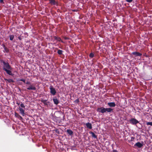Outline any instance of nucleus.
<instances>
[{
	"instance_id": "1",
	"label": "nucleus",
	"mask_w": 152,
	"mask_h": 152,
	"mask_svg": "<svg viewBox=\"0 0 152 152\" xmlns=\"http://www.w3.org/2000/svg\"><path fill=\"white\" fill-rule=\"evenodd\" d=\"M1 63L3 64V70L5 71L8 75L11 76H13L14 74L12 71L13 68L11 67L9 64L7 62H5L3 60L1 61Z\"/></svg>"
},
{
	"instance_id": "2",
	"label": "nucleus",
	"mask_w": 152,
	"mask_h": 152,
	"mask_svg": "<svg viewBox=\"0 0 152 152\" xmlns=\"http://www.w3.org/2000/svg\"><path fill=\"white\" fill-rule=\"evenodd\" d=\"M97 111L98 112L102 113H104L106 112L109 113L113 112V110L110 107L105 108L103 107L98 108Z\"/></svg>"
},
{
	"instance_id": "3",
	"label": "nucleus",
	"mask_w": 152,
	"mask_h": 152,
	"mask_svg": "<svg viewBox=\"0 0 152 152\" xmlns=\"http://www.w3.org/2000/svg\"><path fill=\"white\" fill-rule=\"evenodd\" d=\"M20 102L21 104L19 106L20 113L23 116H24L25 115V107L23 103H22V102Z\"/></svg>"
},
{
	"instance_id": "4",
	"label": "nucleus",
	"mask_w": 152,
	"mask_h": 152,
	"mask_svg": "<svg viewBox=\"0 0 152 152\" xmlns=\"http://www.w3.org/2000/svg\"><path fill=\"white\" fill-rule=\"evenodd\" d=\"M129 121L130 124L134 125H136L139 123V121L135 118H132Z\"/></svg>"
},
{
	"instance_id": "5",
	"label": "nucleus",
	"mask_w": 152,
	"mask_h": 152,
	"mask_svg": "<svg viewBox=\"0 0 152 152\" xmlns=\"http://www.w3.org/2000/svg\"><path fill=\"white\" fill-rule=\"evenodd\" d=\"M50 92L53 95H55L56 92L55 88H54L52 86H50Z\"/></svg>"
},
{
	"instance_id": "6",
	"label": "nucleus",
	"mask_w": 152,
	"mask_h": 152,
	"mask_svg": "<svg viewBox=\"0 0 152 152\" xmlns=\"http://www.w3.org/2000/svg\"><path fill=\"white\" fill-rule=\"evenodd\" d=\"M49 4L52 5L58 6V2L55 0H49Z\"/></svg>"
},
{
	"instance_id": "7",
	"label": "nucleus",
	"mask_w": 152,
	"mask_h": 152,
	"mask_svg": "<svg viewBox=\"0 0 152 152\" xmlns=\"http://www.w3.org/2000/svg\"><path fill=\"white\" fill-rule=\"evenodd\" d=\"M143 146V142L142 143H140V142H138L136 143L134 145V147H137L140 148Z\"/></svg>"
},
{
	"instance_id": "8",
	"label": "nucleus",
	"mask_w": 152,
	"mask_h": 152,
	"mask_svg": "<svg viewBox=\"0 0 152 152\" xmlns=\"http://www.w3.org/2000/svg\"><path fill=\"white\" fill-rule=\"evenodd\" d=\"M47 100L42 99L41 101L45 105L48 106L50 104V102H47Z\"/></svg>"
},
{
	"instance_id": "9",
	"label": "nucleus",
	"mask_w": 152,
	"mask_h": 152,
	"mask_svg": "<svg viewBox=\"0 0 152 152\" xmlns=\"http://www.w3.org/2000/svg\"><path fill=\"white\" fill-rule=\"evenodd\" d=\"M132 54L134 55L135 57L141 56L142 54L138 52H134L132 53Z\"/></svg>"
},
{
	"instance_id": "10",
	"label": "nucleus",
	"mask_w": 152,
	"mask_h": 152,
	"mask_svg": "<svg viewBox=\"0 0 152 152\" xmlns=\"http://www.w3.org/2000/svg\"><path fill=\"white\" fill-rule=\"evenodd\" d=\"M107 104L110 107H114L116 106V104L114 102H108Z\"/></svg>"
},
{
	"instance_id": "11",
	"label": "nucleus",
	"mask_w": 152,
	"mask_h": 152,
	"mask_svg": "<svg viewBox=\"0 0 152 152\" xmlns=\"http://www.w3.org/2000/svg\"><path fill=\"white\" fill-rule=\"evenodd\" d=\"M27 89L29 90H36V88L33 85H31L27 88Z\"/></svg>"
},
{
	"instance_id": "12",
	"label": "nucleus",
	"mask_w": 152,
	"mask_h": 152,
	"mask_svg": "<svg viewBox=\"0 0 152 152\" xmlns=\"http://www.w3.org/2000/svg\"><path fill=\"white\" fill-rule=\"evenodd\" d=\"M86 126L87 128L90 129H91L92 128V125L91 124L88 122L86 124Z\"/></svg>"
},
{
	"instance_id": "13",
	"label": "nucleus",
	"mask_w": 152,
	"mask_h": 152,
	"mask_svg": "<svg viewBox=\"0 0 152 152\" xmlns=\"http://www.w3.org/2000/svg\"><path fill=\"white\" fill-rule=\"evenodd\" d=\"M54 104L57 105L59 103V101L57 98H54L53 99Z\"/></svg>"
},
{
	"instance_id": "14",
	"label": "nucleus",
	"mask_w": 152,
	"mask_h": 152,
	"mask_svg": "<svg viewBox=\"0 0 152 152\" xmlns=\"http://www.w3.org/2000/svg\"><path fill=\"white\" fill-rule=\"evenodd\" d=\"M66 132L69 135H72L73 133V131L70 129H67Z\"/></svg>"
},
{
	"instance_id": "15",
	"label": "nucleus",
	"mask_w": 152,
	"mask_h": 152,
	"mask_svg": "<svg viewBox=\"0 0 152 152\" xmlns=\"http://www.w3.org/2000/svg\"><path fill=\"white\" fill-rule=\"evenodd\" d=\"M5 80L9 82V83H13L14 82V80L11 79H5Z\"/></svg>"
},
{
	"instance_id": "16",
	"label": "nucleus",
	"mask_w": 152,
	"mask_h": 152,
	"mask_svg": "<svg viewBox=\"0 0 152 152\" xmlns=\"http://www.w3.org/2000/svg\"><path fill=\"white\" fill-rule=\"evenodd\" d=\"M90 133L91 134L92 137H94L95 139L97 138V136L95 134L92 132H91Z\"/></svg>"
},
{
	"instance_id": "17",
	"label": "nucleus",
	"mask_w": 152,
	"mask_h": 152,
	"mask_svg": "<svg viewBox=\"0 0 152 152\" xmlns=\"http://www.w3.org/2000/svg\"><path fill=\"white\" fill-rule=\"evenodd\" d=\"M9 38H10V39L11 40V41H12L13 40L14 38V35H9Z\"/></svg>"
},
{
	"instance_id": "18",
	"label": "nucleus",
	"mask_w": 152,
	"mask_h": 152,
	"mask_svg": "<svg viewBox=\"0 0 152 152\" xmlns=\"http://www.w3.org/2000/svg\"><path fill=\"white\" fill-rule=\"evenodd\" d=\"M63 52V51L62 50H58L57 53L59 55H61L62 54Z\"/></svg>"
},
{
	"instance_id": "19",
	"label": "nucleus",
	"mask_w": 152,
	"mask_h": 152,
	"mask_svg": "<svg viewBox=\"0 0 152 152\" xmlns=\"http://www.w3.org/2000/svg\"><path fill=\"white\" fill-rule=\"evenodd\" d=\"M3 45L4 50L6 52H8V50L7 47H6L5 45Z\"/></svg>"
},
{
	"instance_id": "20",
	"label": "nucleus",
	"mask_w": 152,
	"mask_h": 152,
	"mask_svg": "<svg viewBox=\"0 0 152 152\" xmlns=\"http://www.w3.org/2000/svg\"><path fill=\"white\" fill-rule=\"evenodd\" d=\"M89 57L91 58H93L94 56V54L93 53H91L89 54Z\"/></svg>"
},
{
	"instance_id": "21",
	"label": "nucleus",
	"mask_w": 152,
	"mask_h": 152,
	"mask_svg": "<svg viewBox=\"0 0 152 152\" xmlns=\"http://www.w3.org/2000/svg\"><path fill=\"white\" fill-rule=\"evenodd\" d=\"M18 81H22L24 83H25V80L23 79H18Z\"/></svg>"
},
{
	"instance_id": "22",
	"label": "nucleus",
	"mask_w": 152,
	"mask_h": 152,
	"mask_svg": "<svg viewBox=\"0 0 152 152\" xmlns=\"http://www.w3.org/2000/svg\"><path fill=\"white\" fill-rule=\"evenodd\" d=\"M54 131H55L56 133L58 134H59L60 133L58 129H55Z\"/></svg>"
},
{
	"instance_id": "23",
	"label": "nucleus",
	"mask_w": 152,
	"mask_h": 152,
	"mask_svg": "<svg viewBox=\"0 0 152 152\" xmlns=\"http://www.w3.org/2000/svg\"><path fill=\"white\" fill-rule=\"evenodd\" d=\"M147 125H150L152 126V122H147L146 123Z\"/></svg>"
},
{
	"instance_id": "24",
	"label": "nucleus",
	"mask_w": 152,
	"mask_h": 152,
	"mask_svg": "<svg viewBox=\"0 0 152 152\" xmlns=\"http://www.w3.org/2000/svg\"><path fill=\"white\" fill-rule=\"evenodd\" d=\"M57 40L59 42L61 41L62 42H63V41H61V39L60 37H58Z\"/></svg>"
},
{
	"instance_id": "25",
	"label": "nucleus",
	"mask_w": 152,
	"mask_h": 152,
	"mask_svg": "<svg viewBox=\"0 0 152 152\" xmlns=\"http://www.w3.org/2000/svg\"><path fill=\"white\" fill-rule=\"evenodd\" d=\"M15 115L16 117L18 118L20 115L18 114V113H15Z\"/></svg>"
},
{
	"instance_id": "26",
	"label": "nucleus",
	"mask_w": 152,
	"mask_h": 152,
	"mask_svg": "<svg viewBox=\"0 0 152 152\" xmlns=\"http://www.w3.org/2000/svg\"><path fill=\"white\" fill-rule=\"evenodd\" d=\"M75 102L76 103H78L79 102V99H76L75 101Z\"/></svg>"
},
{
	"instance_id": "27",
	"label": "nucleus",
	"mask_w": 152,
	"mask_h": 152,
	"mask_svg": "<svg viewBox=\"0 0 152 152\" xmlns=\"http://www.w3.org/2000/svg\"><path fill=\"white\" fill-rule=\"evenodd\" d=\"M134 138H135L134 137H131L130 141H133L134 140Z\"/></svg>"
},
{
	"instance_id": "28",
	"label": "nucleus",
	"mask_w": 152,
	"mask_h": 152,
	"mask_svg": "<svg viewBox=\"0 0 152 152\" xmlns=\"http://www.w3.org/2000/svg\"><path fill=\"white\" fill-rule=\"evenodd\" d=\"M27 84H29L30 85L31 83V82L30 81H27L26 82H25V83Z\"/></svg>"
},
{
	"instance_id": "29",
	"label": "nucleus",
	"mask_w": 152,
	"mask_h": 152,
	"mask_svg": "<svg viewBox=\"0 0 152 152\" xmlns=\"http://www.w3.org/2000/svg\"><path fill=\"white\" fill-rule=\"evenodd\" d=\"M133 0H126V1L128 2L131 3L132 1Z\"/></svg>"
},
{
	"instance_id": "30",
	"label": "nucleus",
	"mask_w": 152,
	"mask_h": 152,
	"mask_svg": "<svg viewBox=\"0 0 152 152\" xmlns=\"http://www.w3.org/2000/svg\"><path fill=\"white\" fill-rule=\"evenodd\" d=\"M19 116V117L18 118H19L20 120H22L23 119V118L20 115Z\"/></svg>"
},
{
	"instance_id": "31",
	"label": "nucleus",
	"mask_w": 152,
	"mask_h": 152,
	"mask_svg": "<svg viewBox=\"0 0 152 152\" xmlns=\"http://www.w3.org/2000/svg\"><path fill=\"white\" fill-rule=\"evenodd\" d=\"M18 39L20 40H22V38H21V37H20V35L18 37Z\"/></svg>"
},
{
	"instance_id": "32",
	"label": "nucleus",
	"mask_w": 152,
	"mask_h": 152,
	"mask_svg": "<svg viewBox=\"0 0 152 152\" xmlns=\"http://www.w3.org/2000/svg\"><path fill=\"white\" fill-rule=\"evenodd\" d=\"M113 152H118L116 150H113Z\"/></svg>"
},
{
	"instance_id": "33",
	"label": "nucleus",
	"mask_w": 152,
	"mask_h": 152,
	"mask_svg": "<svg viewBox=\"0 0 152 152\" xmlns=\"http://www.w3.org/2000/svg\"><path fill=\"white\" fill-rule=\"evenodd\" d=\"M54 37V38L55 39L57 40V38H58L57 37H56V36H54V37Z\"/></svg>"
},
{
	"instance_id": "34",
	"label": "nucleus",
	"mask_w": 152,
	"mask_h": 152,
	"mask_svg": "<svg viewBox=\"0 0 152 152\" xmlns=\"http://www.w3.org/2000/svg\"><path fill=\"white\" fill-rule=\"evenodd\" d=\"M0 2L1 3H3L4 2L3 0H0Z\"/></svg>"
},
{
	"instance_id": "35",
	"label": "nucleus",
	"mask_w": 152,
	"mask_h": 152,
	"mask_svg": "<svg viewBox=\"0 0 152 152\" xmlns=\"http://www.w3.org/2000/svg\"><path fill=\"white\" fill-rule=\"evenodd\" d=\"M17 104L18 105H19L20 104V102L18 103V102H17Z\"/></svg>"
},
{
	"instance_id": "36",
	"label": "nucleus",
	"mask_w": 152,
	"mask_h": 152,
	"mask_svg": "<svg viewBox=\"0 0 152 152\" xmlns=\"http://www.w3.org/2000/svg\"><path fill=\"white\" fill-rule=\"evenodd\" d=\"M64 39H68V38L66 37H65L64 38Z\"/></svg>"
}]
</instances>
